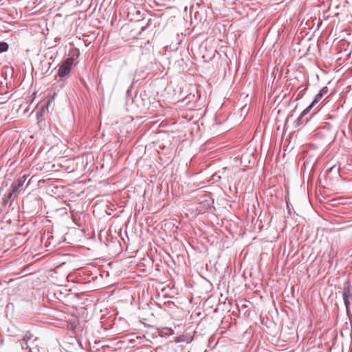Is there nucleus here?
<instances>
[{
    "label": "nucleus",
    "instance_id": "nucleus-13",
    "mask_svg": "<svg viewBox=\"0 0 352 352\" xmlns=\"http://www.w3.org/2000/svg\"><path fill=\"white\" fill-rule=\"evenodd\" d=\"M334 169H336V171H337V172L338 171V169L336 168L335 166H331L330 167H327L325 171H326L327 173H329L331 172Z\"/></svg>",
    "mask_w": 352,
    "mask_h": 352
},
{
    "label": "nucleus",
    "instance_id": "nucleus-2",
    "mask_svg": "<svg viewBox=\"0 0 352 352\" xmlns=\"http://www.w3.org/2000/svg\"><path fill=\"white\" fill-rule=\"evenodd\" d=\"M26 179V176L23 175L14 181L11 186V188H13V192H17L19 189L23 186Z\"/></svg>",
    "mask_w": 352,
    "mask_h": 352
},
{
    "label": "nucleus",
    "instance_id": "nucleus-3",
    "mask_svg": "<svg viewBox=\"0 0 352 352\" xmlns=\"http://www.w3.org/2000/svg\"><path fill=\"white\" fill-rule=\"evenodd\" d=\"M32 335L30 333H27L23 338L20 340L21 346L23 349H29L30 344L29 341L32 340Z\"/></svg>",
    "mask_w": 352,
    "mask_h": 352
},
{
    "label": "nucleus",
    "instance_id": "nucleus-9",
    "mask_svg": "<svg viewBox=\"0 0 352 352\" xmlns=\"http://www.w3.org/2000/svg\"><path fill=\"white\" fill-rule=\"evenodd\" d=\"M9 48V45L6 42H0V53L7 52Z\"/></svg>",
    "mask_w": 352,
    "mask_h": 352
},
{
    "label": "nucleus",
    "instance_id": "nucleus-1",
    "mask_svg": "<svg viewBox=\"0 0 352 352\" xmlns=\"http://www.w3.org/2000/svg\"><path fill=\"white\" fill-rule=\"evenodd\" d=\"M73 64L74 59L72 58H67L59 66L57 76L60 78H68L70 74Z\"/></svg>",
    "mask_w": 352,
    "mask_h": 352
},
{
    "label": "nucleus",
    "instance_id": "nucleus-6",
    "mask_svg": "<svg viewBox=\"0 0 352 352\" xmlns=\"http://www.w3.org/2000/svg\"><path fill=\"white\" fill-rule=\"evenodd\" d=\"M38 338H35L30 342L29 347V352H41L40 349L38 346Z\"/></svg>",
    "mask_w": 352,
    "mask_h": 352
},
{
    "label": "nucleus",
    "instance_id": "nucleus-4",
    "mask_svg": "<svg viewBox=\"0 0 352 352\" xmlns=\"http://www.w3.org/2000/svg\"><path fill=\"white\" fill-rule=\"evenodd\" d=\"M322 96L321 94H320L319 93L317 94L315 96L312 102L307 108L304 109V113H302V115H307L311 111V109L315 106V104H317L322 99Z\"/></svg>",
    "mask_w": 352,
    "mask_h": 352
},
{
    "label": "nucleus",
    "instance_id": "nucleus-10",
    "mask_svg": "<svg viewBox=\"0 0 352 352\" xmlns=\"http://www.w3.org/2000/svg\"><path fill=\"white\" fill-rule=\"evenodd\" d=\"M186 338H187L186 336L181 335L177 338L176 342H182L187 341V342H189L192 340V338H191L189 340H188Z\"/></svg>",
    "mask_w": 352,
    "mask_h": 352
},
{
    "label": "nucleus",
    "instance_id": "nucleus-8",
    "mask_svg": "<svg viewBox=\"0 0 352 352\" xmlns=\"http://www.w3.org/2000/svg\"><path fill=\"white\" fill-rule=\"evenodd\" d=\"M307 89V87H304L302 88V87H299L298 88V94H297V96H296V100H298L299 99H300L304 94H305V91Z\"/></svg>",
    "mask_w": 352,
    "mask_h": 352
},
{
    "label": "nucleus",
    "instance_id": "nucleus-11",
    "mask_svg": "<svg viewBox=\"0 0 352 352\" xmlns=\"http://www.w3.org/2000/svg\"><path fill=\"white\" fill-rule=\"evenodd\" d=\"M15 192H13V188H11L9 192L4 195V197L7 198L8 200H10Z\"/></svg>",
    "mask_w": 352,
    "mask_h": 352
},
{
    "label": "nucleus",
    "instance_id": "nucleus-5",
    "mask_svg": "<svg viewBox=\"0 0 352 352\" xmlns=\"http://www.w3.org/2000/svg\"><path fill=\"white\" fill-rule=\"evenodd\" d=\"M351 296L350 294V286L349 285L346 289H345L342 293V297L344 305L346 308V310H348L350 305L349 298Z\"/></svg>",
    "mask_w": 352,
    "mask_h": 352
},
{
    "label": "nucleus",
    "instance_id": "nucleus-14",
    "mask_svg": "<svg viewBox=\"0 0 352 352\" xmlns=\"http://www.w3.org/2000/svg\"><path fill=\"white\" fill-rule=\"evenodd\" d=\"M10 200H8L7 198H6L5 197H3V201H2V204L4 206H6L8 203L9 202Z\"/></svg>",
    "mask_w": 352,
    "mask_h": 352
},
{
    "label": "nucleus",
    "instance_id": "nucleus-7",
    "mask_svg": "<svg viewBox=\"0 0 352 352\" xmlns=\"http://www.w3.org/2000/svg\"><path fill=\"white\" fill-rule=\"evenodd\" d=\"M302 113H304V110L301 112L300 115L298 116V118L296 120V123L297 126H300V125L304 124V123L307 122V120H306L305 122L303 120V117L305 116L306 115H302Z\"/></svg>",
    "mask_w": 352,
    "mask_h": 352
},
{
    "label": "nucleus",
    "instance_id": "nucleus-12",
    "mask_svg": "<svg viewBox=\"0 0 352 352\" xmlns=\"http://www.w3.org/2000/svg\"><path fill=\"white\" fill-rule=\"evenodd\" d=\"M328 92V87L324 86L323 87L320 91H319V94H321L322 96L325 94H327Z\"/></svg>",
    "mask_w": 352,
    "mask_h": 352
},
{
    "label": "nucleus",
    "instance_id": "nucleus-15",
    "mask_svg": "<svg viewBox=\"0 0 352 352\" xmlns=\"http://www.w3.org/2000/svg\"><path fill=\"white\" fill-rule=\"evenodd\" d=\"M72 217H73V219H74V221H75V217H74V214H72Z\"/></svg>",
    "mask_w": 352,
    "mask_h": 352
}]
</instances>
